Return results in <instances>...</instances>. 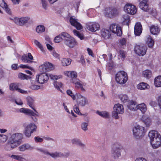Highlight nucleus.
<instances>
[{"mask_svg":"<svg viewBox=\"0 0 161 161\" xmlns=\"http://www.w3.org/2000/svg\"><path fill=\"white\" fill-rule=\"evenodd\" d=\"M121 148V146L118 143H115L113 145L111 153L114 159H117L120 156Z\"/></svg>","mask_w":161,"mask_h":161,"instance_id":"obj_8","label":"nucleus"},{"mask_svg":"<svg viewBox=\"0 0 161 161\" xmlns=\"http://www.w3.org/2000/svg\"><path fill=\"white\" fill-rule=\"evenodd\" d=\"M8 138V136L6 135L0 134V143H4L7 140Z\"/></svg>","mask_w":161,"mask_h":161,"instance_id":"obj_49","label":"nucleus"},{"mask_svg":"<svg viewBox=\"0 0 161 161\" xmlns=\"http://www.w3.org/2000/svg\"><path fill=\"white\" fill-rule=\"evenodd\" d=\"M121 20L124 24L128 25L130 21V16L127 14H124L121 18Z\"/></svg>","mask_w":161,"mask_h":161,"instance_id":"obj_29","label":"nucleus"},{"mask_svg":"<svg viewBox=\"0 0 161 161\" xmlns=\"http://www.w3.org/2000/svg\"><path fill=\"white\" fill-rule=\"evenodd\" d=\"M143 75L147 79H149L151 77L152 72L149 70H146L143 72Z\"/></svg>","mask_w":161,"mask_h":161,"instance_id":"obj_42","label":"nucleus"},{"mask_svg":"<svg viewBox=\"0 0 161 161\" xmlns=\"http://www.w3.org/2000/svg\"><path fill=\"white\" fill-rule=\"evenodd\" d=\"M44 64L46 67L47 71H49L52 70L54 69L53 65L51 63L48 62H45Z\"/></svg>","mask_w":161,"mask_h":161,"instance_id":"obj_36","label":"nucleus"},{"mask_svg":"<svg viewBox=\"0 0 161 161\" xmlns=\"http://www.w3.org/2000/svg\"><path fill=\"white\" fill-rule=\"evenodd\" d=\"M140 8L143 11L147 12L149 10L148 4L147 0H142L139 3Z\"/></svg>","mask_w":161,"mask_h":161,"instance_id":"obj_18","label":"nucleus"},{"mask_svg":"<svg viewBox=\"0 0 161 161\" xmlns=\"http://www.w3.org/2000/svg\"><path fill=\"white\" fill-rule=\"evenodd\" d=\"M33 110L34 111H32L30 115L31 116V119L34 122H37L38 119L36 117L39 116V114L38 112L35 109Z\"/></svg>","mask_w":161,"mask_h":161,"instance_id":"obj_30","label":"nucleus"},{"mask_svg":"<svg viewBox=\"0 0 161 161\" xmlns=\"http://www.w3.org/2000/svg\"><path fill=\"white\" fill-rule=\"evenodd\" d=\"M124 110L123 105L118 103L114 105L113 111L112 113V116L116 119L119 118L118 114H122L124 112Z\"/></svg>","mask_w":161,"mask_h":161,"instance_id":"obj_6","label":"nucleus"},{"mask_svg":"<svg viewBox=\"0 0 161 161\" xmlns=\"http://www.w3.org/2000/svg\"><path fill=\"white\" fill-rule=\"evenodd\" d=\"M119 13L118 9L114 8H108L106 9L105 14L107 17L113 18L117 16Z\"/></svg>","mask_w":161,"mask_h":161,"instance_id":"obj_10","label":"nucleus"},{"mask_svg":"<svg viewBox=\"0 0 161 161\" xmlns=\"http://www.w3.org/2000/svg\"><path fill=\"white\" fill-rule=\"evenodd\" d=\"M67 94L70 96L73 99V100L75 99L76 97L75 95L73 94L71 91L70 90H68L66 91Z\"/></svg>","mask_w":161,"mask_h":161,"instance_id":"obj_57","label":"nucleus"},{"mask_svg":"<svg viewBox=\"0 0 161 161\" xmlns=\"http://www.w3.org/2000/svg\"><path fill=\"white\" fill-rule=\"evenodd\" d=\"M64 38V43L68 47L72 48L77 44V42L75 39L66 32V35L63 36Z\"/></svg>","mask_w":161,"mask_h":161,"instance_id":"obj_4","label":"nucleus"},{"mask_svg":"<svg viewBox=\"0 0 161 161\" xmlns=\"http://www.w3.org/2000/svg\"><path fill=\"white\" fill-rule=\"evenodd\" d=\"M26 99L28 105L32 109H35L34 106V99L30 96L27 97Z\"/></svg>","mask_w":161,"mask_h":161,"instance_id":"obj_23","label":"nucleus"},{"mask_svg":"<svg viewBox=\"0 0 161 161\" xmlns=\"http://www.w3.org/2000/svg\"><path fill=\"white\" fill-rule=\"evenodd\" d=\"M32 111L28 108H22L19 109V112L21 113H24L25 114L30 115Z\"/></svg>","mask_w":161,"mask_h":161,"instance_id":"obj_43","label":"nucleus"},{"mask_svg":"<svg viewBox=\"0 0 161 161\" xmlns=\"http://www.w3.org/2000/svg\"><path fill=\"white\" fill-rule=\"evenodd\" d=\"M33 149V147L28 143L24 144L19 147V151L21 152H24L26 150H32Z\"/></svg>","mask_w":161,"mask_h":161,"instance_id":"obj_20","label":"nucleus"},{"mask_svg":"<svg viewBox=\"0 0 161 161\" xmlns=\"http://www.w3.org/2000/svg\"><path fill=\"white\" fill-rule=\"evenodd\" d=\"M127 80V74L124 71H119L116 75V81L119 84H124L126 82Z\"/></svg>","mask_w":161,"mask_h":161,"instance_id":"obj_5","label":"nucleus"},{"mask_svg":"<svg viewBox=\"0 0 161 161\" xmlns=\"http://www.w3.org/2000/svg\"><path fill=\"white\" fill-rule=\"evenodd\" d=\"M61 61L62 65L64 66L69 65L71 62V60L70 58H63Z\"/></svg>","mask_w":161,"mask_h":161,"instance_id":"obj_34","label":"nucleus"},{"mask_svg":"<svg viewBox=\"0 0 161 161\" xmlns=\"http://www.w3.org/2000/svg\"><path fill=\"white\" fill-rule=\"evenodd\" d=\"M146 43L149 47H152L154 45V42L151 37L149 35L146 36Z\"/></svg>","mask_w":161,"mask_h":161,"instance_id":"obj_25","label":"nucleus"},{"mask_svg":"<svg viewBox=\"0 0 161 161\" xmlns=\"http://www.w3.org/2000/svg\"><path fill=\"white\" fill-rule=\"evenodd\" d=\"M34 139L35 141L36 142H41L43 140V139L42 138H41L39 136L35 137Z\"/></svg>","mask_w":161,"mask_h":161,"instance_id":"obj_62","label":"nucleus"},{"mask_svg":"<svg viewBox=\"0 0 161 161\" xmlns=\"http://www.w3.org/2000/svg\"><path fill=\"white\" fill-rule=\"evenodd\" d=\"M151 33L153 35H157L160 31V29L157 25H152L150 28Z\"/></svg>","mask_w":161,"mask_h":161,"instance_id":"obj_21","label":"nucleus"},{"mask_svg":"<svg viewBox=\"0 0 161 161\" xmlns=\"http://www.w3.org/2000/svg\"><path fill=\"white\" fill-rule=\"evenodd\" d=\"M86 29L91 32H95L99 30L100 26L99 24L96 22H89L86 25Z\"/></svg>","mask_w":161,"mask_h":161,"instance_id":"obj_14","label":"nucleus"},{"mask_svg":"<svg viewBox=\"0 0 161 161\" xmlns=\"http://www.w3.org/2000/svg\"><path fill=\"white\" fill-rule=\"evenodd\" d=\"M119 97L121 101L123 103H125L127 102L129 100L128 97L126 94H120Z\"/></svg>","mask_w":161,"mask_h":161,"instance_id":"obj_37","label":"nucleus"},{"mask_svg":"<svg viewBox=\"0 0 161 161\" xmlns=\"http://www.w3.org/2000/svg\"><path fill=\"white\" fill-rule=\"evenodd\" d=\"M96 113L101 117L103 118H107L109 116L108 113L106 111H97L96 112Z\"/></svg>","mask_w":161,"mask_h":161,"instance_id":"obj_38","label":"nucleus"},{"mask_svg":"<svg viewBox=\"0 0 161 161\" xmlns=\"http://www.w3.org/2000/svg\"><path fill=\"white\" fill-rule=\"evenodd\" d=\"M62 83L57 81H55L53 83V85L55 88L58 90H60V88L62 86Z\"/></svg>","mask_w":161,"mask_h":161,"instance_id":"obj_48","label":"nucleus"},{"mask_svg":"<svg viewBox=\"0 0 161 161\" xmlns=\"http://www.w3.org/2000/svg\"><path fill=\"white\" fill-rule=\"evenodd\" d=\"M142 120L147 126H149L151 123V120L150 118L144 117L142 118Z\"/></svg>","mask_w":161,"mask_h":161,"instance_id":"obj_47","label":"nucleus"},{"mask_svg":"<svg viewBox=\"0 0 161 161\" xmlns=\"http://www.w3.org/2000/svg\"><path fill=\"white\" fill-rule=\"evenodd\" d=\"M73 32L74 35L80 39V32L76 30H74L73 31Z\"/></svg>","mask_w":161,"mask_h":161,"instance_id":"obj_60","label":"nucleus"},{"mask_svg":"<svg viewBox=\"0 0 161 161\" xmlns=\"http://www.w3.org/2000/svg\"><path fill=\"white\" fill-rule=\"evenodd\" d=\"M49 79L48 75L45 73H43L36 75V80L39 83L43 84L46 83Z\"/></svg>","mask_w":161,"mask_h":161,"instance_id":"obj_13","label":"nucleus"},{"mask_svg":"<svg viewBox=\"0 0 161 161\" xmlns=\"http://www.w3.org/2000/svg\"><path fill=\"white\" fill-rule=\"evenodd\" d=\"M125 11L129 14L134 15L137 11L136 8L131 4H126L124 7Z\"/></svg>","mask_w":161,"mask_h":161,"instance_id":"obj_11","label":"nucleus"},{"mask_svg":"<svg viewBox=\"0 0 161 161\" xmlns=\"http://www.w3.org/2000/svg\"><path fill=\"white\" fill-rule=\"evenodd\" d=\"M33 59V57L30 53H28L27 54H24L21 57L22 60L24 63H32Z\"/></svg>","mask_w":161,"mask_h":161,"instance_id":"obj_17","label":"nucleus"},{"mask_svg":"<svg viewBox=\"0 0 161 161\" xmlns=\"http://www.w3.org/2000/svg\"><path fill=\"white\" fill-rule=\"evenodd\" d=\"M41 0L42 8L45 10H47V9L48 4L47 0Z\"/></svg>","mask_w":161,"mask_h":161,"instance_id":"obj_46","label":"nucleus"},{"mask_svg":"<svg viewBox=\"0 0 161 161\" xmlns=\"http://www.w3.org/2000/svg\"><path fill=\"white\" fill-rule=\"evenodd\" d=\"M137 87L138 89L145 90L148 89L150 86L147 83L142 82L137 85Z\"/></svg>","mask_w":161,"mask_h":161,"instance_id":"obj_28","label":"nucleus"},{"mask_svg":"<svg viewBox=\"0 0 161 161\" xmlns=\"http://www.w3.org/2000/svg\"><path fill=\"white\" fill-rule=\"evenodd\" d=\"M24 127L25 130L24 133L25 136L27 137H30L31 134L36 131L37 129L36 125L32 123H31L25 125Z\"/></svg>","mask_w":161,"mask_h":161,"instance_id":"obj_3","label":"nucleus"},{"mask_svg":"<svg viewBox=\"0 0 161 161\" xmlns=\"http://www.w3.org/2000/svg\"><path fill=\"white\" fill-rule=\"evenodd\" d=\"M37 150L39 151H40L46 155H48V154H49V152H48L47 150L44 149L42 148H37Z\"/></svg>","mask_w":161,"mask_h":161,"instance_id":"obj_55","label":"nucleus"},{"mask_svg":"<svg viewBox=\"0 0 161 161\" xmlns=\"http://www.w3.org/2000/svg\"><path fill=\"white\" fill-rule=\"evenodd\" d=\"M10 19L17 25L22 26L28 22L30 18L28 16L22 17L20 18L14 17L10 18Z\"/></svg>","mask_w":161,"mask_h":161,"instance_id":"obj_7","label":"nucleus"},{"mask_svg":"<svg viewBox=\"0 0 161 161\" xmlns=\"http://www.w3.org/2000/svg\"><path fill=\"white\" fill-rule=\"evenodd\" d=\"M137 108L140 110L142 113H144L147 110L146 106L144 103H142L137 105Z\"/></svg>","mask_w":161,"mask_h":161,"instance_id":"obj_35","label":"nucleus"},{"mask_svg":"<svg viewBox=\"0 0 161 161\" xmlns=\"http://www.w3.org/2000/svg\"><path fill=\"white\" fill-rule=\"evenodd\" d=\"M18 77L21 80L27 79L29 77V76L27 75L21 73H20L18 74Z\"/></svg>","mask_w":161,"mask_h":161,"instance_id":"obj_53","label":"nucleus"},{"mask_svg":"<svg viewBox=\"0 0 161 161\" xmlns=\"http://www.w3.org/2000/svg\"><path fill=\"white\" fill-rule=\"evenodd\" d=\"M39 70L40 72L43 73H44V72L47 71V70L45 67L44 64L39 67Z\"/></svg>","mask_w":161,"mask_h":161,"instance_id":"obj_58","label":"nucleus"},{"mask_svg":"<svg viewBox=\"0 0 161 161\" xmlns=\"http://www.w3.org/2000/svg\"><path fill=\"white\" fill-rule=\"evenodd\" d=\"M101 35L104 38L108 39L111 36L110 31L108 30L102 29L101 31Z\"/></svg>","mask_w":161,"mask_h":161,"instance_id":"obj_26","label":"nucleus"},{"mask_svg":"<svg viewBox=\"0 0 161 161\" xmlns=\"http://www.w3.org/2000/svg\"><path fill=\"white\" fill-rule=\"evenodd\" d=\"M88 125V122H83L81 125V128L83 130L86 131L88 130L87 126Z\"/></svg>","mask_w":161,"mask_h":161,"instance_id":"obj_52","label":"nucleus"},{"mask_svg":"<svg viewBox=\"0 0 161 161\" xmlns=\"http://www.w3.org/2000/svg\"><path fill=\"white\" fill-rule=\"evenodd\" d=\"M136 104V102L131 101L129 103L128 108L130 110H135L137 108V105Z\"/></svg>","mask_w":161,"mask_h":161,"instance_id":"obj_32","label":"nucleus"},{"mask_svg":"<svg viewBox=\"0 0 161 161\" xmlns=\"http://www.w3.org/2000/svg\"><path fill=\"white\" fill-rule=\"evenodd\" d=\"M125 53L123 50H121L119 51V56L122 58L124 60L125 58Z\"/></svg>","mask_w":161,"mask_h":161,"instance_id":"obj_56","label":"nucleus"},{"mask_svg":"<svg viewBox=\"0 0 161 161\" xmlns=\"http://www.w3.org/2000/svg\"><path fill=\"white\" fill-rule=\"evenodd\" d=\"M48 155H50L52 158H54L62 157L64 156L63 154L62 153L60 152H57L54 153H49V154H48Z\"/></svg>","mask_w":161,"mask_h":161,"instance_id":"obj_31","label":"nucleus"},{"mask_svg":"<svg viewBox=\"0 0 161 161\" xmlns=\"http://www.w3.org/2000/svg\"><path fill=\"white\" fill-rule=\"evenodd\" d=\"M11 157L15 159H16L19 161H24L25 159L21 156L16 155H12Z\"/></svg>","mask_w":161,"mask_h":161,"instance_id":"obj_45","label":"nucleus"},{"mask_svg":"<svg viewBox=\"0 0 161 161\" xmlns=\"http://www.w3.org/2000/svg\"><path fill=\"white\" fill-rule=\"evenodd\" d=\"M147 47L145 46L136 45L134 48V51L138 55L143 56L146 52Z\"/></svg>","mask_w":161,"mask_h":161,"instance_id":"obj_12","label":"nucleus"},{"mask_svg":"<svg viewBox=\"0 0 161 161\" xmlns=\"http://www.w3.org/2000/svg\"><path fill=\"white\" fill-rule=\"evenodd\" d=\"M154 83L156 87H161V76L156 77L154 79Z\"/></svg>","mask_w":161,"mask_h":161,"instance_id":"obj_33","label":"nucleus"},{"mask_svg":"<svg viewBox=\"0 0 161 161\" xmlns=\"http://www.w3.org/2000/svg\"><path fill=\"white\" fill-rule=\"evenodd\" d=\"M72 144L80 146V140L76 138H75L72 139L71 140Z\"/></svg>","mask_w":161,"mask_h":161,"instance_id":"obj_51","label":"nucleus"},{"mask_svg":"<svg viewBox=\"0 0 161 161\" xmlns=\"http://www.w3.org/2000/svg\"><path fill=\"white\" fill-rule=\"evenodd\" d=\"M71 82L74 83L76 88H79L80 87V80L77 79H72L71 80Z\"/></svg>","mask_w":161,"mask_h":161,"instance_id":"obj_40","label":"nucleus"},{"mask_svg":"<svg viewBox=\"0 0 161 161\" xmlns=\"http://www.w3.org/2000/svg\"><path fill=\"white\" fill-rule=\"evenodd\" d=\"M48 75L49 78V77L51 80H57L62 78V76L61 75H57L50 74Z\"/></svg>","mask_w":161,"mask_h":161,"instance_id":"obj_39","label":"nucleus"},{"mask_svg":"<svg viewBox=\"0 0 161 161\" xmlns=\"http://www.w3.org/2000/svg\"><path fill=\"white\" fill-rule=\"evenodd\" d=\"M133 131V135L137 138L144 135L145 133L144 127L138 125L135 127Z\"/></svg>","mask_w":161,"mask_h":161,"instance_id":"obj_9","label":"nucleus"},{"mask_svg":"<svg viewBox=\"0 0 161 161\" xmlns=\"http://www.w3.org/2000/svg\"><path fill=\"white\" fill-rule=\"evenodd\" d=\"M10 136L8 143L5 145L4 148L7 150H11L20 145L22 142L23 135L21 133H9Z\"/></svg>","mask_w":161,"mask_h":161,"instance_id":"obj_1","label":"nucleus"},{"mask_svg":"<svg viewBox=\"0 0 161 161\" xmlns=\"http://www.w3.org/2000/svg\"><path fill=\"white\" fill-rule=\"evenodd\" d=\"M36 31L38 33H41L45 31V28L43 25L37 26L36 28Z\"/></svg>","mask_w":161,"mask_h":161,"instance_id":"obj_41","label":"nucleus"},{"mask_svg":"<svg viewBox=\"0 0 161 161\" xmlns=\"http://www.w3.org/2000/svg\"><path fill=\"white\" fill-rule=\"evenodd\" d=\"M0 6L2 7L7 13L8 14H10V9L8 8L7 4L4 0H0Z\"/></svg>","mask_w":161,"mask_h":161,"instance_id":"obj_22","label":"nucleus"},{"mask_svg":"<svg viewBox=\"0 0 161 161\" xmlns=\"http://www.w3.org/2000/svg\"><path fill=\"white\" fill-rule=\"evenodd\" d=\"M88 104V101L87 98L81 95V106L84 107Z\"/></svg>","mask_w":161,"mask_h":161,"instance_id":"obj_44","label":"nucleus"},{"mask_svg":"<svg viewBox=\"0 0 161 161\" xmlns=\"http://www.w3.org/2000/svg\"><path fill=\"white\" fill-rule=\"evenodd\" d=\"M18 91L22 94H27L28 93V92L26 91L21 89L19 88Z\"/></svg>","mask_w":161,"mask_h":161,"instance_id":"obj_64","label":"nucleus"},{"mask_svg":"<svg viewBox=\"0 0 161 161\" xmlns=\"http://www.w3.org/2000/svg\"><path fill=\"white\" fill-rule=\"evenodd\" d=\"M66 32H63L61 34H59L58 36H56L54 40L55 42L56 43H58L60 42L63 40L64 41V38L63 36H64L66 35Z\"/></svg>","mask_w":161,"mask_h":161,"instance_id":"obj_27","label":"nucleus"},{"mask_svg":"<svg viewBox=\"0 0 161 161\" xmlns=\"http://www.w3.org/2000/svg\"><path fill=\"white\" fill-rule=\"evenodd\" d=\"M19 88L16 84H11L9 85V89L11 90L18 91Z\"/></svg>","mask_w":161,"mask_h":161,"instance_id":"obj_50","label":"nucleus"},{"mask_svg":"<svg viewBox=\"0 0 161 161\" xmlns=\"http://www.w3.org/2000/svg\"><path fill=\"white\" fill-rule=\"evenodd\" d=\"M110 30L112 32L116 34L118 36H120L122 34V31L121 27L117 25L112 24L110 27Z\"/></svg>","mask_w":161,"mask_h":161,"instance_id":"obj_15","label":"nucleus"},{"mask_svg":"<svg viewBox=\"0 0 161 161\" xmlns=\"http://www.w3.org/2000/svg\"><path fill=\"white\" fill-rule=\"evenodd\" d=\"M34 43L42 51H43V49L42 45L38 41L36 40H35L34 41Z\"/></svg>","mask_w":161,"mask_h":161,"instance_id":"obj_54","label":"nucleus"},{"mask_svg":"<svg viewBox=\"0 0 161 161\" xmlns=\"http://www.w3.org/2000/svg\"><path fill=\"white\" fill-rule=\"evenodd\" d=\"M142 31V26L140 23H136L134 27V34L137 36H140Z\"/></svg>","mask_w":161,"mask_h":161,"instance_id":"obj_19","label":"nucleus"},{"mask_svg":"<svg viewBox=\"0 0 161 161\" xmlns=\"http://www.w3.org/2000/svg\"><path fill=\"white\" fill-rule=\"evenodd\" d=\"M74 110L76 114H79L80 113V110L79 108V105L75 104L74 107Z\"/></svg>","mask_w":161,"mask_h":161,"instance_id":"obj_59","label":"nucleus"},{"mask_svg":"<svg viewBox=\"0 0 161 161\" xmlns=\"http://www.w3.org/2000/svg\"><path fill=\"white\" fill-rule=\"evenodd\" d=\"M64 75L69 77H71L72 79H76L77 77V73L75 71H67L64 72Z\"/></svg>","mask_w":161,"mask_h":161,"instance_id":"obj_24","label":"nucleus"},{"mask_svg":"<svg viewBox=\"0 0 161 161\" xmlns=\"http://www.w3.org/2000/svg\"><path fill=\"white\" fill-rule=\"evenodd\" d=\"M69 21L70 24L74 26L77 30L80 29V24L78 22V20L72 16L69 18Z\"/></svg>","mask_w":161,"mask_h":161,"instance_id":"obj_16","label":"nucleus"},{"mask_svg":"<svg viewBox=\"0 0 161 161\" xmlns=\"http://www.w3.org/2000/svg\"><path fill=\"white\" fill-rule=\"evenodd\" d=\"M126 42V40L125 38L122 39L120 40V43L122 46L125 45Z\"/></svg>","mask_w":161,"mask_h":161,"instance_id":"obj_63","label":"nucleus"},{"mask_svg":"<svg viewBox=\"0 0 161 161\" xmlns=\"http://www.w3.org/2000/svg\"><path fill=\"white\" fill-rule=\"evenodd\" d=\"M30 88L32 90H36L39 89L40 86L37 85H33L31 86Z\"/></svg>","mask_w":161,"mask_h":161,"instance_id":"obj_61","label":"nucleus"},{"mask_svg":"<svg viewBox=\"0 0 161 161\" xmlns=\"http://www.w3.org/2000/svg\"><path fill=\"white\" fill-rule=\"evenodd\" d=\"M152 147L156 149L161 146V136L157 131H150L148 135Z\"/></svg>","mask_w":161,"mask_h":161,"instance_id":"obj_2","label":"nucleus"}]
</instances>
